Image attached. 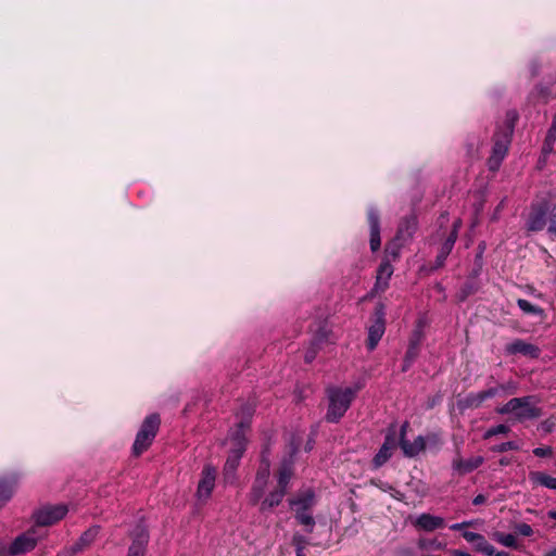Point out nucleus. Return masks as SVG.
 <instances>
[{"label": "nucleus", "mask_w": 556, "mask_h": 556, "mask_svg": "<svg viewBox=\"0 0 556 556\" xmlns=\"http://www.w3.org/2000/svg\"><path fill=\"white\" fill-rule=\"evenodd\" d=\"M545 228L549 237L556 238V203L547 200L532 203L526 220L529 232H539Z\"/></svg>", "instance_id": "1"}, {"label": "nucleus", "mask_w": 556, "mask_h": 556, "mask_svg": "<svg viewBox=\"0 0 556 556\" xmlns=\"http://www.w3.org/2000/svg\"><path fill=\"white\" fill-rule=\"evenodd\" d=\"M362 388L361 383L346 388L328 387L326 393L329 404L325 417L326 420L328 422H338L345 415Z\"/></svg>", "instance_id": "2"}, {"label": "nucleus", "mask_w": 556, "mask_h": 556, "mask_svg": "<svg viewBox=\"0 0 556 556\" xmlns=\"http://www.w3.org/2000/svg\"><path fill=\"white\" fill-rule=\"evenodd\" d=\"M536 404L538 400L532 395L514 397L503 406L498 407L496 412L501 415L511 414L516 421L525 422L527 420H533L541 417L542 408Z\"/></svg>", "instance_id": "3"}, {"label": "nucleus", "mask_w": 556, "mask_h": 556, "mask_svg": "<svg viewBox=\"0 0 556 556\" xmlns=\"http://www.w3.org/2000/svg\"><path fill=\"white\" fill-rule=\"evenodd\" d=\"M161 425L159 414H151L142 421L131 447V453L135 457L143 454L153 443Z\"/></svg>", "instance_id": "4"}, {"label": "nucleus", "mask_w": 556, "mask_h": 556, "mask_svg": "<svg viewBox=\"0 0 556 556\" xmlns=\"http://www.w3.org/2000/svg\"><path fill=\"white\" fill-rule=\"evenodd\" d=\"M513 135L502 131L501 128H496L493 136L492 153L488 159V166L491 170L498 169L502 161L508 152V148L511 142Z\"/></svg>", "instance_id": "5"}, {"label": "nucleus", "mask_w": 556, "mask_h": 556, "mask_svg": "<svg viewBox=\"0 0 556 556\" xmlns=\"http://www.w3.org/2000/svg\"><path fill=\"white\" fill-rule=\"evenodd\" d=\"M386 312L382 303L377 304L374 312L372 324L368 327L367 349L374 351L386 331Z\"/></svg>", "instance_id": "6"}, {"label": "nucleus", "mask_w": 556, "mask_h": 556, "mask_svg": "<svg viewBox=\"0 0 556 556\" xmlns=\"http://www.w3.org/2000/svg\"><path fill=\"white\" fill-rule=\"evenodd\" d=\"M216 477V468L210 464H206L201 471V478L199 480L195 492V497L199 503L204 504L211 497L215 488Z\"/></svg>", "instance_id": "7"}, {"label": "nucleus", "mask_w": 556, "mask_h": 556, "mask_svg": "<svg viewBox=\"0 0 556 556\" xmlns=\"http://www.w3.org/2000/svg\"><path fill=\"white\" fill-rule=\"evenodd\" d=\"M399 445V434L396 430V426L392 424L386 433L384 442L379 448L378 453L375 455L372 459V464L375 468L381 467L386 464L392 456L393 451Z\"/></svg>", "instance_id": "8"}, {"label": "nucleus", "mask_w": 556, "mask_h": 556, "mask_svg": "<svg viewBox=\"0 0 556 556\" xmlns=\"http://www.w3.org/2000/svg\"><path fill=\"white\" fill-rule=\"evenodd\" d=\"M131 544L128 547L127 556H144L150 540L149 531L143 522H139L129 532Z\"/></svg>", "instance_id": "9"}, {"label": "nucleus", "mask_w": 556, "mask_h": 556, "mask_svg": "<svg viewBox=\"0 0 556 556\" xmlns=\"http://www.w3.org/2000/svg\"><path fill=\"white\" fill-rule=\"evenodd\" d=\"M38 538L35 535V531L30 530L16 536L9 547H1L4 552V556H16L27 553L35 548Z\"/></svg>", "instance_id": "10"}, {"label": "nucleus", "mask_w": 556, "mask_h": 556, "mask_svg": "<svg viewBox=\"0 0 556 556\" xmlns=\"http://www.w3.org/2000/svg\"><path fill=\"white\" fill-rule=\"evenodd\" d=\"M67 511L68 509L66 505H48L37 510L34 514V519L38 526H51L62 520L66 516Z\"/></svg>", "instance_id": "11"}, {"label": "nucleus", "mask_w": 556, "mask_h": 556, "mask_svg": "<svg viewBox=\"0 0 556 556\" xmlns=\"http://www.w3.org/2000/svg\"><path fill=\"white\" fill-rule=\"evenodd\" d=\"M244 452V443L241 441L239 442V447H235L229 452L223 468V479L226 484H233L236 482L237 469Z\"/></svg>", "instance_id": "12"}, {"label": "nucleus", "mask_w": 556, "mask_h": 556, "mask_svg": "<svg viewBox=\"0 0 556 556\" xmlns=\"http://www.w3.org/2000/svg\"><path fill=\"white\" fill-rule=\"evenodd\" d=\"M408 428L409 422L404 421L399 432V445L406 457H415L426 448V440L422 435H418L414 440V442H409L408 440H406V433Z\"/></svg>", "instance_id": "13"}, {"label": "nucleus", "mask_w": 556, "mask_h": 556, "mask_svg": "<svg viewBox=\"0 0 556 556\" xmlns=\"http://www.w3.org/2000/svg\"><path fill=\"white\" fill-rule=\"evenodd\" d=\"M100 532L99 526H92L87 529L79 539L71 546L63 548L58 553V556H75L76 554L88 548L97 539Z\"/></svg>", "instance_id": "14"}, {"label": "nucleus", "mask_w": 556, "mask_h": 556, "mask_svg": "<svg viewBox=\"0 0 556 556\" xmlns=\"http://www.w3.org/2000/svg\"><path fill=\"white\" fill-rule=\"evenodd\" d=\"M504 351L507 355L520 354L533 359L539 358L541 355V349L538 345L526 342L522 339H515L506 344Z\"/></svg>", "instance_id": "15"}, {"label": "nucleus", "mask_w": 556, "mask_h": 556, "mask_svg": "<svg viewBox=\"0 0 556 556\" xmlns=\"http://www.w3.org/2000/svg\"><path fill=\"white\" fill-rule=\"evenodd\" d=\"M367 218L370 232V250L377 252L381 245L379 211L375 206H370L367 212Z\"/></svg>", "instance_id": "16"}, {"label": "nucleus", "mask_w": 556, "mask_h": 556, "mask_svg": "<svg viewBox=\"0 0 556 556\" xmlns=\"http://www.w3.org/2000/svg\"><path fill=\"white\" fill-rule=\"evenodd\" d=\"M394 268L388 260H382L377 268L376 281L372 292L382 293L389 288V281L393 275Z\"/></svg>", "instance_id": "17"}, {"label": "nucleus", "mask_w": 556, "mask_h": 556, "mask_svg": "<svg viewBox=\"0 0 556 556\" xmlns=\"http://www.w3.org/2000/svg\"><path fill=\"white\" fill-rule=\"evenodd\" d=\"M484 463V458L482 456H473L468 459H463L462 457H456L453 459L452 468L458 475L464 476L475 471Z\"/></svg>", "instance_id": "18"}, {"label": "nucleus", "mask_w": 556, "mask_h": 556, "mask_svg": "<svg viewBox=\"0 0 556 556\" xmlns=\"http://www.w3.org/2000/svg\"><path fill=\"white\" fill-rule=\"evenodd\" d=\"M289 505L295 513L296 510L309 511V509L315 505L314 490L307 489L296 497L289 500Z\"/></svg>", "instance_id": "19"}, {"label": "nucleus", "mask_w": 556, "mask_h": 556, "mask_svg": "<svg viewBox=\"0 0 556 556\" xmlns=\"http://www.w3.org/2000/svg\"><path fill=\"white\" fill-rule=\"evenodd\" d=\"M415 526L424 531L431 532L437 529H442L445 526V521L440 516L424 513L418 516Z\"/></svg>", "instance_id": "20"}, {"label": "nucleus", "mask_w": 556, "mask_h": 556, "mask_svg": "<svg viewBox=\"0 0 556 556\" xmlns=\"http://www.w3.org/2000/svg\"><path fill=\"white\" fill-rule=\"evenodd\" d=\"M418 227L417 216L415 214H409L402 218L400 222L396 237L401 240H406L412 238Z\"/></svg>", "instance_id": "21"}, {"label": "nucleus", "mask_w": 556, "mask_h": 556, "mask_svg": "<svg viewBox=\"0 0 556 556\" xmlns=\"http://www.w3.org/2000/svg\"><path fill=\"white\" fill-rule=\"evenodd\" d=\"M17 477H5L0 479V508H2L13 496L17 485Z\"/></svg>", "instance_id": "22"}, {"label": "nucleus", "mask_w": 556, "mask_h": 556, "mask_svg": "<svg viewBox=\"0 0 556 556\" xmlns=\"http://www.w3.org/2000/svg\"><path fill=\"white\" fill-rule=\"evenodd\" d=\"M554 97L552 85L538 84L530 91L528 99L533 103H547Z\"/></svg>", "instance_id": "23"}, {"label": "nucleus", "mask_w": 556, "mask_h": 556, "mask_svg": "<svg viewBox=\"0 0 556 556\" xmlns=\"http://www.w3.org/2000/svg\"><path fill=\"white\" fill-rule=\"evenodd\" d=\"M293 464L294 460L291 458H285L278 470L277 486L288 491L290 480L293 476Z\"/></svg>", "instance_id": "24"}, {"label": "nucleus", "mask_w": 556, "mask_h": 556, "mask_svg": "<svg viewBox=\"0 0 556 556\" xmlns=\"http://www.w3.org/2000/svg\"><path fill=\"white\" fill-rule=\"evenodd\" d=\"M286 494L287 490L277 486L261 502L260 511L265 513L278 506Z\"/></svg>", "instance_id": "25"}, {"label": "nucleus", "mask_w": 556, "mask_h": 556, "mask_svg": "<svg viewBox=\"0 0 556 556\" xmlns=\"http://www.w3.org/2000/svg\"><path fill=\"white\" fill-rule=\"evenodd\" d=\"M530 480L539 485L556 490V478L541 471H533L529 475Z\"/></svg>", "instance_id": "26"}, {"label": "nucleus", "mask_w": 556, "mask_h": 556, "mask_svg": "<svg viewBox=\"0 0 556 556\" xmlns=\"http://www.w3.org/2000/svg\"><path fill=\"white\" fill-rule=\"evenodd\" d=\"M327 340L326 332H319L315 336L311 343V348L306 351L304 355V359L306 363H312L317 354V351L319 350L321 343Z\"/></svg>", "instance_id": "27"}, {"label": "nucleus", "mask_w": 556, "mask_h": 556, "mask_svg": "<svg viewBox=\"0 0 556 556\" xmlns=\"http://www.w3.org/2000/svg\"><path fill=\"white\" fill-rule=\"evenodd\" d=\"M518 118V112L516 110H509L506 112L504 124L502 126H498L497 128H501L502 131L504 132L513 135Z\"/></svg>", "instance_id": "28"}, {"label": "nucleus", "mask_w": 556, "mask_h": 556, "mask_svg": "<svg viewBox=\"0 0 556 556\" xmlns=\"http://www.w3.org/2000/svg\"><path fill=\"white\" fill-rule=\"evenodd\" d=\"M493 540L506 547L518 548L517 539L511 533L494 532Z\"/></svg>", "instance_id": "29"}, {"label": "nucleus", "mask_w": 556, "mask_h": 556, "mask_svg": "<svg viewBox=\"0 0 556 556\" xmlns=\"http://www.w3.org/2000/svg\"><path fill=\"white\" fill-rule=\"evenodd\" d=\"M417 545L422 551H442L445 547V543L439 541L438 539L426 538H420L417 542Z\"/></svg>", "instance_id": "30"}, {"label": "nucleus", "mask_w": 556, "mask_h": 556, "mask_svg": "<svg viewBox=\"0 0 556 556\" xmlns=\"http://www.w3.org/2000/svg\"><path fill=\"white\" fill-rule=\"evenodd\" d=\"M517 305L525 314L536 315V316L544 315V309L542 307L533 305L525 299H518Z\"/></svg>", "instance_id": "31"}, {"label": "nucleus", "mask_w": 556, "mask_h": 556, "mask_svg": "<svg viewBox=\"0 0 556 556\" xmlns=\"http://www.w3.org/2000/svg\"><path fill=\"white\" fill-rule=\"evenodd\" d=\"M294 517L300 525L306 527L308 533L313 532L315 519L308 511L296 510Z\"/></svg>", "instance_id": "32"}, {"label": "nucleus", "mask_w": 556, "mask_h": 556, "mask_svg": "<svg viewBox=\"0 0 556 556\" xmlns=\"http://www.w3.org/2000/svg\"><path fill=\"white\" fill-rule=\"evenodd\" d=\"M478 291V286L475 281H467L463 285L457 293V299L459 302L466 301L470 295L475 294Z\"/></svg>", "instance_id": "33"}, {"label": "nucleus", "mask_w": 556, "mask_h": 556, "mask_svg": "<svg viewBox=\"0 0 556 556\" xmlns=\"http://www.w3.org/2000/svg\"><path fill=\"white\" fill-rule=\"evenodd\" d=\"M265 486H266V483L254 481V483L251 488L250 494H249L250 503L252 505H256L260 503V501L264 494Z\"/></svg>", "instance_id": "34"}, {"label": "nucleus", "mask_w": 556, "mask_h": 556, "mask_svg": "<svg viewBox=\"0 0 556 556\" xmlns=\"http://www.w3.org/2000/svg\"><path fill=\"white\" fill-rule=\"evenodd\" d=\"M473 546H475V549L477 552H480V553H483L485 555H490V554H493L494 552V546L491 545L486 539L479 533V539H476L475 542L472 543Z\"/></svg>", "instance_id": "35"}, {"label": "nucleus", "mask_w": 556, "mask_h": 556, "mask_svg": "<svg viewBox=\"0 0 556 556\" xmlns=\"http://www.w3.org/2000/svg\"><path fill=\"white\" fill-rule=\"evenodd\" d=\"M422 339H424V326H422L421 321H419L409 337L408 345L419 349V346L422 342Z\"/></svg>", "instance_id": "36"}, {"label": "nucleus", "mask_w": 556, "mask_h": 556, "mask_svg": "<svg viewBox=\"0 0 556 556\" xmlns=\"http://www.w3.org/2000/svg\"><path fill=\"white\" fill-rule=\"evenodd\" d=\"M452 250H453V248H451L450 244L442 243V245L439 250V253L435 257V263H434L435 269L444 266L445 261H446L447 256L450 255V253L452 252Z\"/></svg>", "instance_id": "37"}, {"label": "nucleus", "mask_w": 556, "mask_h": 556, "mask_svg": "<svg viewBox=\"0 0 556 556\" xmlns=\"http://www.w3.org/2000/svg\"><path fill=\"white\" fill-rule=\"evenodd\" d=\"M308 544L306 538L300 533H295L292 536V545L295 548V555H306L304 549L306 545Z\"/></svg>", "instance_id": "38"}, {"label": "nucleus", "mask_w": 556, "mask_h": 556, "mask_svg": "<svg viewBox=\"0 0 556 556\" xmlns=\"http://www.w3.org/2000/svg\"><path fill=\"white\" fill-rule=\"evenodd\" d=\"M270 470V460L260 462V467L256 472L255 481L267 483Z\"/></svg>", "instance_id": "39"}, {"label": "nucleus", "mask_w": 556, "mask_h": 556, "mask_svg": "<svg viewBox=\"0 0 556 556\" xmlns=\"http://www.w3.org/2000/svg\"><path fill=\"white\" fill-rule=\"evenodd\" d=\"M400 257V247L395 243H389L384 249V256L382 260H388L390 264Z\"/></svg>", "instance_id": "40"}, {"label": "nucleus", "mask_w": 556, "mask_h": 556, "mask_svg": "<svg viewBox=\"0 0 556 556\" xmlns=\"http://www.w3.org/2000/svg\"><path fill=\"white\" fill-rule=\"evenodd\" d=\"M301 444H302V438L296 433L291 434L289 443H288V447H289V457L288 458L293 459L294 455L299 452Z\"/></svg>", "instance_id": "41"}, {"label": "nucleus", "mask_w": 556, "mask_h": 556, "mask_svg": "<svg viewBox=\"0 0 556 556\" xmlns=\"http://www.w3.org/2000/svg\"><path fill=\"white\" fill-rule=\"evenodd\" d=\"M509 427L506 426V425H497V426H494V427H491L490 429H488L483 435L484 439H490L494 435H497V434H506L509 432Z\"/></svg>", "instance_id": "42"}, {"label": "nucleus", "mask_w": 556, "mask_h": 556, "mask_svg": "<svg viewBox=\"0 0 556 556\" xmlns=\"http://www.w3.org/2000/svg\"><path fill=\"white\" fill-rule=\"evenodd\" d=\"M460 226H462V222L459 219H457L453 223V228H452L450 235L447 236V238L445 239V241L443 242L444 244H450L451 248H454V244L458 237V230H459Z\"/></svg>", "instance_id": "43"}, {"label": "nucleus", "mask_w": 556, "mask_h": 556, "mask_svg": "<svg viewBox=\"0 0 556 556\" xmlns=\"http://www.w3.org/2000/svg\"><path fill=\"white\" fill-rule=\"evenodd\" d=\"M491 450L496 453H504L511 450H519V445L515 441H507L498 445H494Z\"/></svg>", "instance_id": "44"}, {"label": "nucleus", "mask_w": 556, "mask_h": 556, "mask_svg": "<svg viewBox=\"0 0 556 556\" xmlns=\"http://www.w3.org/2000/svg\"><path fill=\"white\" fill-rule=\"evenodd\" d=\"M254 414V406L251 404H243L238 412V416L251 419Z\"/></svg>", "instance_id": "45"}, {"label": "nucleus", "mask_w": 556, "mask_h": 556, "mask_svg": "<svg viewBox=\"0 0 556 556\" xmlns=\"http://www.w3.org/2000/svg\"><path fill=\"white\" fill-rule=\"evenodd\" d=\"M498 392H500V388L498 387L489 388L486 390H483V391L479 392V399L485 401L488 399L496 396L498 394Z\"/></svg>", "instance_id": "46"}, {"label": "nucleus", "mask_w": 556, "mask_h": 556, "mask_svg": "<svg viewBox=\"0 0 556 556\" xmlns=\"http://www.w3.org/2000/svg\"><path fill=\"white\" fill-rule=\"evenodd\" d=\"M484 400L479 399V392L478 393H471L466 397V403L470 407H479Z\"/></svg>", "instance_id": "47"}, {"label": "nucleus", "mask_w": 556, "mask_h": 556, "mask_svg": "<svg viewBox=\"0 0 556 556\" xmlns=\"http://www.w3.org/2000/svg\"><path fill=\"white\" fill-rule=\"evenodd\" d=\"M516 531L523 536H531L533 534L532 527L525 522L518 523Z\"/></svg>", "instance_id": "48"}, {"label": "nucleus", "mask_w": 556, "mask_h": 556, "mask_svg": "<svg viewBox=\"0 0 556 556\" xmlns=\"http://www.w3.org/2000/svg\"><path fill=\"white\" fill-rule=\"evenodd\" d=\"M533 454L536 457H551L553 455V448L551 446L535 447L533 450Z\"/></svg>", "instance_id": "49"}, {"label": "nucleus", "mask_w": 556, "mask_h": 556, "mask_svg": "<svg viewBox=\"0 0 556 556\" xmlns=\"http://www.w3.org/2000/svg\"><path fill=\"white\" fill-rule=\"evenodd\" d=\"M418 354H419V349L418 348H414V346L408 345L404 358H407L408 361L415 362V359L417 358Z\"/></svg>", "instance_id": "50"}, {"label": "nucleus", "mask_w": 556, "mask_h": 556, "mask_svg": "<svg viewBox=\"0 0 556 556\" xmlns=\"http://www.w3.org/2000/svg\"><path fill=\"white\" fill-rule=\"evenodd\" d=\"M233 440L236 441V444H237L236 447H239V442L241 441L244 443V447L247 448V440H245L243 431L237 430L236 433L233 434Z\"/></svg>", "instance_id": "51"}, {"label": "nucleus", "mask_w": 556, "mask_h": 556, "mask_svg": "<svg viewBox=\"0 0 556 556\" xmlns=\"http://www.w3.org/2000/svg\"><path fill=\"white\" fill-rule=\"evenodd\" d=\"M463 538L470 543H473L476 539H479V533L471 532V531H465L463 532Z\"/></svg>", "instance_id": "52"}, {"label": "nucleus", "mask_w": 556, "mask_h": 556, "mask_svg": "<svg viewBox=\"0 0 556 556\" xmlns=\"http://www.w3.org/2000/svg\"><path fill=\"white\" fill-rule=\"evenodd\" d=\"M251 419L241 417L240 421L238 422V430L244 431L250 427Z\"/></svg>", "instance_id": "53"}, {"label": "nucleus", "mask_w": 556, "mask_h": 556, "mask_svg": "<svg viewBox=\"0 0 556 556\" xmlns=\"http://www.w3.org/2000/svg\"><path fill=\"white\" fill-rule=\"evenodd\" d=\"M498 388H500V391H501V390H502V391H508V392H509V393H511V394H513V393H515V392H516V390H517L516 384H515V383H513V382H511V383H508V384H502V386H500Z\"/></svg>", "instance_id": "54"}, {"label": "nucleus", "mask_w": 556, "mask_h": 556, "mask_svg": "<svg viewBox=\"0 0 556 556\" xmlns=\"http://www.w3.org/2000/svg\"><path fill=\"white\" fill-rule=\"evenodd\" d=\"M545 141H548V143H555L556 141V130L548 128Z\"/></svg>", "instance_id": "55"}, {"label": "nucleus", "mask_w": 556, "mask_h": 556, "mask_svg": "<svg viewBox=\"0 0 556 556\" xmlns=\"http://www.w3.org/2000/svg\"><path fill=\"white\" fill-rule=\"evenodd\" d=\"M485 501H486V496H485V495H483V494H478V495H476V496L473 497V500H472V504H473L475 506H478V505L484 504V503H485Z\"/></svg>", "instance_id": "56"}, {"label": "nucleus", "mask_w": 556, "mask_h": 556, "mask_svg": "<svg viewBox=\"0 0 556 556\" xmlns=\"http://www.w3.org/2000/svg\"><path fill=\"white\" fill-rule=\"evenodd\" d=\"M554 143H548V141L544 140L542 152L544 154H548L553 151Z\"/></svg>", "instance_id": "57"}, {"label": "nucleus", "mask_w": 556, "mask_h": 556, "mask_svg": "<svg viewBox=\"0 0 556 556\" xmlns=\"http://www.w3.org/2000/svg\"><path fill=\"white\" fill-rule=\"evenodd\" d=\"M471 525V522H467V521H464V522H460V523H454L450 527L451 530H454V531H457V530H460L467 526Z\"/></svg>", "instance_id": "58"}, {"label": "nucleus", "mask_w": 556, "mask_h": 556, "mask_svg": "<svg viewBox=\"0 0 556 556\" xmlns=\"http://www.w3.org/2000/svg\"><path fill=\"white\" fill-rule=\"evenodd\" d=\"M269 454H270L269 447L265 446L261 454V462L269 460Z\"/></svg>", "instance_id": "59"}, {"label": "nucleus", "mask_w": 556, "mask_h": 556, "mask_svg": "<svg viewBox=\"0 0 556 556\" xmlns=\"http://www.w3.org/2000/svg\"><path fill=\"white\" fill-rule=\"evenodd\" d=\"M397 556H414L410 548H401L397 551Z\"/></svg>", "instance_id": "60"}, {"label": "nucleus", "mask_w": 556, "mask_h": 556, "mask_svg": "<svg viewBox=\"0 0 556 556\" xmlns=\"http://www.w3.org/2000/svg\"><path fill=\"white\" fill-rule=\"evenodd\" d=\"M413 361H408L407 358H404L403 361V366H402V371H407L410 366L413 365Z\"/></svg>", "instance_id": "61"}, {"label": "nucleus", "mask_w": 556, "mask_h": 556, "mask_svg": "<svg viewBox=\"0 0 556 556\" xmlns=\"http://www.w3.org/2000/svg\"><path fill=\"white\" fill-rule=\"evenodd\" d=\"M489 556H509V554H508L507 552H504V551L497 552V551L494 548L493 554H490Z\"/></svg>", "instance_id": "62"}, {"label": "nucleus", "mask_w": 556, "mask_h": 556, "mask_svg": "<svg viewBox=\"0 0 556 556\" xmlns=\"http://www.w3.org/2000/svg\"><path fill=\"white\" fill-rule=\"evenodd\" d=\"M498 463H500L501 466L505 467V466H508L510 464V459L507 458V457H502Z\"/></svg>", "instance_id": "63"}, {"label": "nucleus", "mask_w": 556, "mask_h": 556, "mask_svg": "<svg viewBox=\"0 0 556 556\" xmlns=\"http://www.w3.org/2000/svg\"><path fill=\"white\" fill-rule=\"evenodd\" d=\"M314 443H315L314 439H313V438H311V439L307 441L306 445H305V450H306L307 452H308V451H311V450L313 448V446H314Z\"/></svg>", "instance_id": "64"}]
</instances>
